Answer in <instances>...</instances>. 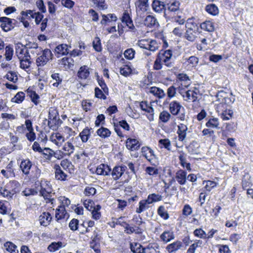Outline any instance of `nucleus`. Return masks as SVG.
<instances>
[{
	"label": "nucleus",
	"mask_w": 253,
	"mask_h": 253,
	"mask_svg": "<svg viewBox=\"0 0 253 253\" xmlns=\"http://www.w3.org/2000/svg\"><path fill=\"white\" fill-rule=\"evenodd\" d=\"M179 2L176 0L169 2L166 4L165 17L167 21L171 20L180 25H183L184 23V19L181 18L182 12L179 8Z\"/></svg>",
	"instance_id": "f257e3e1"
},
{
	"label": "nucleus",
	"mask_w": 253,
	"mask_h": 253,
	"mask_svg": "<svg viewBox=\"0 0 253 253\" xmlns=\"http://www.w3.org/2000/svg\"><path fill=\"white\" fill-rule=\"evenodd\" d=\"M172 52L170 49L166 50H161L158 53L156 59L154 61L153 68L156 70H159L162 68L163 63L168 67H172L174 63L172 61Z\"/></svg>",
	"instance_id": "f03ea898"
},
{
	"label": "nucleus",
	"mask_w": 253,
	"mask_h": 253,
	"mask_svg": "<svg viewBox=\"0 0 253 253\" xmlns=\"http://www.w3.org/2000/svg\"><path fill=\"white\" fill-rule=\"evenodd\" d=\"M40 195L45 199H48L50 201L53 200V199H51L53 190L50 182L45 179H42L40 181Z\"/></svg>",
	"instance_id": "7ed1b4c3"
},
{
	"label": "nucleus",
	"mask_w": 253,
	"mask_h": 253,
	"mask_svg": "<svg viewBox=\"0 0 253 253\" xmlns=\"http://www.w3.org/2000/svg\"><path fill=\"white\" fill-rule=\"evenodd\" d=\"M137 45L141 48L148 49L154 52L158 49L159 43L156 41L151 39H142L137 42Z\"/></svg>",
	"instance_id": "20e7f679"
},
{
	"label": "nucleus",
	"mask_w": 253,
	"mask_h": 253,
	"mask_svg": "<svg viewBox=\"0 0 253 253\" xmlns=\"http://www.w3.org/2000/svg\"><path fill=\"white\" fill-rule=\"evenodd\" d=\"M59 121L58 110L55 107H50L48 111V126L53 129L58 125Z\"/></svg>",
	"instance_id": "39448f33"
},
{
	"label": "nucleus",
	"mask_w": 253,
	"mask_h": 253,
	"mask_svg": "<svg viewBox=\"0 0 253 253\" xmlns=\"http://www.w3.org/2000/svg\"><path fill=\"white\" fill-rule=\"evenodd\" d=\"M40 55L36 59V64L39 66H43L50 60L52 59L53 54L49 49L45 48L41 51Z\"/></svg>",
	"instance_id": "423d86ee"
},
{
	"label": "nucleus",
	"mask_w": 253,
	"mask_h": 253,
	"mask_svg": "<svg viewBox=\"0 0 253 253\" xmlns=\"http://www.w3.org/2000/svg\"><path fill=\"white\" fill-rule=\"evenodd\" d=\"M1 22L0 27L5 32H8L14 28L15 23L16 22L15 19H12L7 17H0Z\"/></svg>",
	"instance_id": "0eeeda50"
},
{
	"label": "nucleus",
	"mask_w": 253,
	"mask_h": 253,
	"mask_svg": "<svg viewBox=\"0 0 253 253\" xmlns=\"http://www.w3.org/2000/svg\"><path fill=\"white\" fill-rule=\"evenodd\" d=\"M142 155L151 164L154 165L157 157L154 151L149 147L144 146L141 148Z\"/></svg>",
	"instance_id": "6e6552de"
},
{
	"label": "nucleus",
	"mask_w": 253,
	"mask_h": 253,
	"mask_svg": "<svg viewBox=\"0 0 253 253\" xmlns=\"http://www.w3.org/2000/svg\"><path fill=\"white\" fill-rule=\"evenodd\" d=\"M145 91L147 93L152 94L159 99L163 98L166 95V94L162 89L156 86L146 87L145 88Z\"/></svg>",
	"instance_id": "1a4fd4ad"
},
{
	"label": "nucleus",
	"mask_w": 253,
	"mask_h": 253,
	"mask_svg": "<svg viewBox=\"0 0 253 253\" xmlns=\"http://www.w3.org/2000/svg\"><path fill=\"white\" fill-rule=\"evenodd\" d=\"M199 93V90L196 88H194V90H188L186 91L184 94H182L185 101L189 102L196 101L197 99V95Z\"/></svg>",
	"instance_id": "9d476101"
},
{
	"label": "nucleus",
	"mask_w": 253,
	"mask_h": 253,
	"mask_svg": "<svg viewBox=\"0 0 253 253\" xmlns=\"http://www.w3.org/2000/svg\"><path fill=\"white\" fill-rule=\"evenodd\" d=\"M21 14L23 15L28 16L30 15V17L32 18L35 19L36 24L39 25L40 22L43 19V15L40 12H35L31 10H27L26 11H22L21 12Z\"/></svg>",
	"instance_id": "9b49d317"
},
{
	"label": "nucleus",
	"mask_w": 253,
	"mask_h": 253,
	"mask_svg": "<svg viewBox=\"0 0 253 253\" xmlns=\"http://www.w3.org/2000/svg\"><path fill=\"white\" fill-rule=\"evenodd\" d=\"M140 145V143L136 139L128 138L126 141V148L131 151L138 150Z\"/></svg>",
	"instance_id": "f8f14e48"
},
{
	"label": "nucleus",
	"mask_w": 253,
	"mask_h": 253,
	"mask_svg": "<svg viewBox=\"0 0 253 253\" xmlns=\"http://www.w3.org/2000/svg\"><path fill=\"white\" fill-rule=\"evenodd\" d=\"M140 107L143 111L148 113L147 118L150 121L154 120V109L146 101H142L140 103Z\"/></svg>",
	"instance_id": "ddd939ff"
},
{
	"label": "nucleus",
	"mask_w": 253,
	"mask_h": 253,
	"mask_svg": "<svg viewBox=\"0 0 253 253\" xmlns=\"http://www.w3.org/2000/svg\"><path fill=\"white\" fill-rule=\"evenodd\" d=\"M126 169V167L124 165L115 167L111 173L113 179L115 180L119 179L124 174Z\"/></svg>",
	"instance_id": "4468645a"
},
{
	"label": "nucleus",
	"mask_w": 253,
	"mask_h": 253,
	"mask_svg": "<svg viewBox=\"0 0 253 253\" xmlns=\"http://www.w3.org/2000/svg\"><path fill=\"white\" fill-rule=\"evenodd\" d=\"M184 108L177 101H172L169 104V110L172 115H177Z\"/></svg>",
	"instance_id": "2eb2a0df"
},
{
	"label": "nucleus",
	"mask_w": 253,
	"mask_h": 253,
	"mask_svg": "<svg viewBox=\"0 0 253 253\" xmlns=\"http://www.w3.org/2000/svg\"><path fill=\"white\" fill-rule=\"evenodd\" d=\"M6 188L8 191H10L13 195L20 191V184L16 180H10L6 184Z\"/></svg>",
	"instance_id": "dca6fc26"
},
{
	"label": "nucleus",
	"mask_w": 253,
	"mask_h": 253,
	"mask_svg": "<svg viewBox=\"0 0 253 253\" xmlns=\"http://www.w3.org/2000/svg\"><path fill=\"white\" fill-rule=\"evenodd\" d=\"M111 171V168L108 165L104 164H100L96 169V173L98 175H109Z\"/></svg>",
	"instance_id": "f3484780"
},
{
	"label": "nucleus",
	"mask_w": 253,
	"mask_h": 253,
	"mask_svg": "<svg viewBox=\"0 0 253 253\" xmlns=\"http://www.w3.org/2000/svg\"><path fill=\"white\" fill-rule=\"evenodd\" d=\"M187 172L183 169H179L176 171L175 179L180 185H184L187 180Z\"/></svg>",
	"instance_id": "a211bd4d"
},
{
	"label": "nucleus",
	"mask_w": 253,
	"mask_h": 253,
	"mask_svg": "<svg viewBox=\"0 0 253 253\" xmlns=\"http://www.w3.org/2000/svg\"><path fill=\"white\" fill-rule=\"evenodd\" d=\"M153 10L157 13L163 12L165 13V10L166 9V5L164 2L159 0H154L152 4Z\"/></svg>",
	"instance_id": "6ab92c4d"
},
{
	"label": "nucleus",
	"mask_w": 253,
	"mask_h": 253,
	"mask_svg": "<svg viewBox=\"0 0 253 253\" xmlns=\"http://www.w3.org/2000/svg\"><path fill=\"white\" fill-rule=\"evenodd\" d=\"M180 155L178 156L179 160V163L183 168H185L188 171H191L190 163L187 162L186 159V154H185L182 151H179Z\"/></svg>",
	"instance_id": "aec40b11"
},
{
	"label": "nucleus",
	"mask_w": 253,
	"mask_h": 253,
	"mask_svg": "<svg viewBox=\"0 0 253 253\" xmlns=\"http://www.w3.org/2000/svg\"><path fill=\"white\" fill-rule=\"evenodd\" d=\"M54 169L55 170V177L57 180L61 181L66 180L67 175L64 172L59 165H55Z\"/></svg>",
	"instance_id": "412c9836"
},
{
	"label": "nucleus",
	"mask_w": 253,
	"mask_h": 253,
	"mask_svg": "<svg viewBox=\"0 0 253 253\" xmlns=\"http://www.w3.org/2000/svg\"><path fill=\"white\" fill-rule=\"evenodd\" d=\"M183 247L182 242L180 241H176L169 244L166 247V250L169 253H175Z\"/></svg>",
	"instance_id": "4be33fe9"
},
{
	"label": "nucleus",
	"mask_w": 253,
	"mask_h": 253,
	"mask_svg": "<svg viewBox=\"0 0 253 253\" xmlns=\"http://www.w3.org/2000/svg\"><path fill=\"white\" fill-rule=\"evenodd\" d=\"M177 127V133L178 135V140L183 141L185 139L187 135V126L183 124H180Z\"/></svg>",
	"instance_id": "5701e85b"
},
{
	"label": "nucleus",
	"mask_w": 253,
	"mask_h": 253,
	"mask_svg": "<svg viewBox=\"0 0 253 253\" xmlns=\"http://www.w3.org/2000/svg\"><path fill=\"white\" fill-rule=\"evenodd\" d=\"M177 79L181 82V85L184 87H188L191 84V80L186 74L179 73L177 75Z\"/></svg>",
	"instance_id": "b1692460"
},
{
	"label": "nucleus",
	"mask_w": 253,
	"mask_h": 253,
	"mask_svg": "<svg viewBox=\"0 0 253 253\" xmlns=\"http://www.w3.org/2000/svg\"><path fill=\"white\" fill-rule=\"evenodd\" d=\"M52 219V216L50 213L48 212H43L39 216V221L41 225L46 226L48 225Z\"/></svg>",
	"instance_id": "393cba45"
},
{
	"label": "nucleus",
	"mask_w": 253,
	"mask_h": 253,
	"mask_svg": "<svg viewBox=\"0 0 253 253\" xmlns=\"http://www.w3.org/2000/svg\"><path fill=\"white\" fill-rule=\"evenodd\" d=\"M144 25L150 28L157 27L159 25V23L157 19L152 15H148L146 17L144 21Z\"/></svg>",
	"instance_id": "a878e982"
},
{
	"label": "nucleus",
	"mask_w": 253,
	"mask_h": 253,
	"mask_svg": "<svg viewBox=\"0 0 253 253\" xmlns=\"http://www.w3.org/2000/svg\"><path fill=\"white\" fill-rule=\"evenodd\" d=\"M66 216L68 217L69 215H68L65 207L63 206H58L55 211V218L57 220L65 218Z\"/></svg>",
	"instance_id": "bb28decb"
},
{
	"label": "nucleus",
	"mask_w": 253,
	"mask_h": 253,
	"mask_svg": "<svg viewBox=\"0 0 253 253\" xmlns=\"http://www.w3.org/2000/svg\"><path fill=\"white\" fill-rule=\"evenodd\" d=\"M176 93V88L174 85L170 86L168 89L167 91V98L166 100L164 102V105H166L168 104L169 102V100L172 98L174 97L175 96Z\"/></svg>",
	"instance_id": "cd10ccee"
},
{
	"label": "nucleus",
	"mask_w": 253,
	"mask_h": 253,
	"mask_svg": "<svg viewBox=\"0 0 253 253\" xmlns=\"http://www.w3.org/2000/svg\"><path fill=\"white\" fill-rule=\"evenodd\" d=\"M148 0H137L135 2V6L137 10L142 12L146 11L149 8Z\"/></svg>",
	"instance_id": "c85d7f7f"
},
{
	"label": "nucleus",
	"mask_w": 253,
	"mask_h": 253,
	"mask_svg": "<svg viewBox=\"0 0 253 253\" xmlns=\"http://www.w3.org/2000/svg\"><path fill=\"white\" fill-rule=\"evenodd\" d=\"M26 48L24 45L20 42H18L15 46V54L19 59H23L24 53Z\"/></svg>",
	"instance_id": "c756f323"
},
{
	"label": "nucleus",
	"mask_w": 253,
	"mask_h": 253,
	"mask_svg": "<svg viewBox=\"0 0 253 253\" xmlns=\"http://www.w3.org/2000/svg\"><path fill=\"white\" fill-rule=\"evenodd\" d=\"M175 238L173 232L171 231H165L160 236V238L165 243H168Z\"/></svg>",
	"instance_id": "7c9ffc66"
},
{
	"label": "nucleus",
	"mask_w": 253,
	"mask_h": 253,
	"mask_svg": "<svg viewBox=\"0 0 253 253\" xmlns=\"http://www.w3.org/2000/svg\"><path fill=\"white\" fill-rule=\"evenodd\" d=\"M89 68L87 66L84 65L80 67L78 72V77L79 79L85 80L89 75Z\"/></svg>",
	"instance_id": "2f4dec72"
},
{
	"label": "nucleus",
	"mask_w": 253,
	"mask_h": 253,
	"mask_svg": "<svg viewBox=\"0 0 253 253\" xmlns=\"http://www.w3.org/2000/svg\"><path fill=\"white\" fill-rule=\"evenodd\" d=\"M20 167L23 172L27 175L29 173L30 169L32 167V163L29 160H24L21 162Z\"/></svg>",
	"instance_id": "473e14b6"
},
{
	"label": "nucleus",
	"mask_w": 253,
	"mask_h": 253,
	"mask_svg": "<svg viewBox=\"0 0 253 253\" xmlns=\"http://www.w3.org/2000/svg\"><path fill=\"white\" fill-rule=\"evenodd\" d=\"M62 149L64 151V155L70 156L74 152L75 147L71 141H68L64 144Z\"/></svg>",
	"instance_id": "72a5a7b5"
},
{
	"label": "nucleus",
	"mask_w": 253,
	"mask_h": 253,
	"mask_svg": "<svg viewBox=\"0 0 253 253\" xmlns=\"http://www.w3.org/2000/svg\"><path fill=\"white\" fill-rule=\"evenodd\" d=\"M88 127L84 128L79 134V137L81 138L83 143L86 142L90 136V130Z\"/></svg>",
	"instance_id": "f704fd0d"
},
{
	"label": "nucleus",
	"mask_w": 253,
	"mask_h": 253,
	"mask_svg": "<svg viewBox=\"0 0 253 253\" xmlns=\"http://www.w3.org/2000/svg\"><path fill=\"white\" fill-rule=\"evenodd\" d=\"M150 204L147 199L141 200L138 203V208L136 209V212L140 213L149 208L148 206Z\"/></svg>",
	"instance_id": "c9c22d12"
},
{
	"label": "nucleus",
	"mask_w": 253,
	"mask_h": 253,
	"mask_svg": "<svg viewBox=\"0 0 253 253\" xmlns=\"http://www.w3.org/2000/svg\"><path fill=\"white\" fill-rule=\"evenodd\" d=\"M60 64L66 69H70L74 66V61L71 57H65L61 59Z\"/></svg>",
	"instance_id": "e433bc0d"
},
{
	"label": "nucleus",
	"mask_w": 253,
	"mask_h": 253,
	"mask_svg": "<svg viewBox=\"0 0 253 253\" xmlns=\"http://www.w3.org/2000/svg\"><path fill=\"white\" fill-rule=\"evenodd\" d=\"M185 27L187 31L197 32L198 30V26L197 24L195 23L193 19H188L186 23Z\"/></svg>",
	"instance_id": "4c0bfd02"
},
{
	"label": "nucleus",
	"mask_w": 253,
	"mask_h": 253,
	"mask_svg": "<svg viewBox=\"0 0 253 253\" xmlns=\"http://www.w3.org/2000/svg\"><path fill=\"white\" fill-rule=\"evenodd\" d=\"M144 248L138 243H130V249L133 253H143Z\"/></svg>",
	"instance_id": "58836bf2"
},
{
	"label": "nucleus",
	"mask_w": 253,
	"mask_h": 253,
	"mask_svg": "<svg viewBox=\"0 0 253 253\" xmlns=\"http://www.w3.org/2000/svg\"><path fill=\"white\" fill-rule=\"evenodd\" d=\"M55 51L58 54L66 55L69 53V49L66 44H61L55 48Z\"/></svg>",
	"instance_id": "ea45409f"
},
{
	"label": "nucleus",
	"mask_w": 253,
	"mask_h": 253,
	"mask_svg": "<svg viewBox=\"0 0 253 253\" xmlns=\"http://www.w3.org/2000/svg\"><path fill=\"white\" fill-rule=\"evenodd\" d=\"M201 28L208 32H213L214 30L213 23L211 21H206L200 25Z\"/></svg>",
	"instance_id": "a19ab883"
},
{
	"label": "nucleus",
	"mask_w": 253,
	"mask_h": 253,
	"mask_svg": "<svg viewBox=\"0 0 253 253\" xmlns=\"http://www.w3.org/2000/svg\"><path fill=\"white\" fill-rule=\"evenodd\" d=\"M158 143L160 148H165L168 151L171 150V142L169 139H161L159 140Z\"/></svg>",
	"instance_id": "79ce46f5"
},
{
	"label": "nucleus",
	"mask_w": 253,
	"mask_h": 253,
	"mask_svg": "<svg viewBox=\"0 0 253 253\" xmlns=\"http://www.w3.org/2000/svg\"><path fill=\"white\" fill-rule=\"evenodd\" d=\"M96 133L98 135L103 138L109 137L111 134V131L109 129L103 126L99 128Z\"/></svg>",
	"instance_id": "37998d69"
},
{
	"label": "nucleus",
	"mask_w": 253,
	"mask_h": 253,
	"mask_svg": "<svg viewBox=\"0 0 253 253\" xmlns=\"http://www.w3.org/2000/svg\"><path fill=\"white\" fill-rule=\"evenodd\" d=\"M250 178L251 176L249 173H245L243 175L242 184L244 190H246L247 188H249L251 185H252Z\"/></svg>",
	"instance_id": "c03bdc74"
},
{
	"label": "nucleus",
	"mask_w": 253,
	"mask_h": 253,
	"mask_svg": "<svg viewBox=\"0 0 253 253\" xmlns=\"http://www.w3.org/2000/svg\"><path fill=\"white\" fill-rule=\"evenodd\" d=\"M6 250L10 253H18L17 246L11 242H6L4 244Z\"/></svg>",
	"instance_id": "a18cd8bd"
},
{
	"label": "nucleus",
	"mask_w": 253,
	"mask_h": 253,
	"mask_svg": "<svg viewBox=\"0 0 253 253\" xmlns=\"http://www.w3.org/2000/svg\"><path fill=\"white\" fill-rule=\"evenodd\" d=\"M159 249V246L157 244H149L147 247L144 248L143 253H158L156 251Z\"/></svg>",
	"instance_id": "49530a36"
},
{
	"label": "nucleus",
	"mask_w": 253,
	"mask_h": 253,
	"mask_svg": "<svg viewBox=\"0 0 253 253\" xmlns=\"http://www.w3.org/2000/svg\"><path fill=\"white\" fill-rule=\"evenodd\" d=\"M157 212L158 215L164 219L167 220L169 218V214L164 206H160L158 209Z\"/></svg>",
	"instance_id": "de8ad7c7"
},
{
	"label": "nucleus",
	"mask_w": 253,
	"mask_h": 253,
	"mask_svg": "<svg viewBox=\"0 0 253 253\" xmlns=\"http://www.w3.org/2000/svg\"><path fill=\"white\" fill-rule=\"evenodd\" d=\"M162 199V196L159 194L153 193L149 194L147 198V200L151 204L153 203L161 201Z\"/></svg>",
	"instance_id": "09e8293b"
},
{
	"label": "nucleus",
	"mask_w": 253,
	"mask_h": 253,
	"mask_svg": "<svg viewBox=\"0 0 253 253\" xmlns=\"http://www.w3.org/2000/svg\"><path fill=\"white\" fill-rule=\"evenodd\" d=\"M206 10L209 14L213 15H216L218 14V7L214 4H211L207 5Z\"/></svg>",
	"instance_id": "8fccbe9b"
},
{
	"label": "nucleus",
	"mask_w": 253,
	"mask_h": 253,
	"mask_svg": "<svg viewBox=\"0 0 253 253\" xmlns=\"http://www.w3.org/2000/svg\"><path fill=\"white\" fill-rule=\"evenodd\" d=\"M218 119L216 118L210 119L206 124V126L207 127L218 128Z\"/></svg>",
	"instance_id": "3c124183"
},
{
	"label": "nucleus",
	"mask_w": 253,
	"mask_h": 253,
	"mask_svg": "<svg viewBox=\"0 0 253 253\" xmlns=\"http://www.w3.org/2000/svg\"><path fill=\"white\" fill-rule=\"evenodd\" d=\"M5 59L7 61H10L11 60L13 55V49L12 47V46L11 45H8L6 46L5 48Z\"/></svg>",
	"instance_id": "603ef678"
},
{
	"label": "nucleus",
	"mask_w": 253,
	"mask_h": 253,
	"mask_svg": "<svg viewBox=\"0 0 253 253\" xmlns=\"http://www.w3.org/2000/svg\"><path fill=\"white\" fill-rule=\"evenodd\" d=\"M24 47L29 51L32 49H34L36 50V52L42 50V47L39 46L38 44L36 42H29L24 45Z\"/></svg>",
	"instance_id": "864d4df0"
},
{
	"label": "nucleus",
	"mask_w": 253,
	"mask_h": 253,
	"mask_svg": "<svg viewBox=\"0 0 253 253\" xmlns=\"http://www.w3.org/2000/svg\"><path fill=\"white\" fill-rule=\"evenodd\" d=\"M171 115L167 111H162L159 116L160 120L164 123H167L170 119Z\"/></svg>",
	"instance_id": "5fc2aeb1"
},
{
	"label": "nucleus",
	"mask_w": 253,
	"mask_h": 253,
	"mask_svg": "<svg viewBox=\"0 0 253 253\" xmlns=\"http://www.w3.org/2000/svg\"><path fill=\"white\" fill-rule=\"evenodd\" d=\"M197 32L186 31L185 34V38L186 40L190 42H194L196 38Z\"/></svg>",
	"instance_id": "6e6d98bb"
},
{
	"label": "nucleus",
	"mask_w": 253,
	"mask_h": 253,
	"mask_svg": "<svg viewBox=\"0 0 253 253\" xmlns=\"http://www.w3.org/2000/svg\"><path fill=\"white\" fill-rule=\"evenodd\" d=\"M51 78L55 82L52 84V85L55 87H58V86L61 84L62 80L60 78V75L58 73H54L51 75Z\"/></svg>",
	"instance_id": "4d7b16f0"
},
{
	"label": "nucleus",
	"mask_w": 253,
	"mask_h": 253,
	"mask_svg": "<svg viewBox=\"0 0 253 253\" xmlns=\"http://www.w3.org/2000/svg\"><path fill=\"white\" fill-rule=\"evenodd\" d=\"M42 154L46 160L51 161L53 157V150L48 148H45L42 151Z\"/></svg>",
	"instance_id": "13d9d810"
},
{
	"label": "nucleus",
	"mask_w": 253,
	"mask_h": 253,
	"mask_svg": "<svg viewBox=\"0 0 253 253\" xmlns=\"http://www.w3.org/2000/svg\"><path fill=\"white\" fill-rule=\"evenodd\" d=\"M84 207L88 211H91L94 210V202L90 200H85L84 201Z\"/></svg>",
	"instance_id": "bf43d9fd"
},
{
	"label": "nucleus",
	"mask_w": 253,
	"mask_h": 253,
	"mask_svg": "<svg viewBox=\"0 0 253 253\" xmlns=\"http://www.w3.org/2000/svg\"><path fill=\"white\" fill-rule=\"evenodd\" d=\"M25 98V94L23 92H18L15 96L12 98L11 101L12 102H16L17 103H20L24 100Z\"/></svg>",
	"instance_id": "052dcab7"
},
{
	"label": "nucleus",
	"mask_w": 253,
	"mask_h": 253,
	"mask_svg": "<svg viewBox=\"0 0 253 253\" xmlns=\"http://www.w3.org/2000/svg\"><path fill=\"white\" fill-rule=\"evenodd\" d=\"M4 78L13 83H16L18 80V78L16 73L12 71L8 72V73L4 76Z\"/></svg>",
	"instance_id": "680f3d73"
},
{
	"label": "nucleus",
	"mask_w": 253,
	"mask_h": 253,
	"mask_svg": "<svg viewBox=\"0 0 253 253\" xmlns=\"http://www.w3.org/2000/svg\"><path fill=\"white\" fill-rule=\"evenodd\" d=\"M29 96L32 101L35 104L37 105L39 103V95L34 91H28Z\"/></svg>",
	"instance_id": "e2e57ef3"
},
{
	"label": "nucleus",
	"mask_w": 253,
	"mask_h": 253,
	"mask_svg": "<svg viewBox=\"0 0 253 253\" xmlns=\"http://www.w3.org/2000/svg\"><path fill=\"white\" fill-rule=\"evenodd\" d=\"M93 46L95 51L100 52L102 50L101 41L98 37H96L93 42Z\"/></svg>",
	"instance_id": "0e129e2a"
},
{
	"label": "nucleus",
	"mask_w": 253,
	"mask_h": 253,
	"mask_svg": "<svg viewBox=\"0 0 253 253\" xmlns=\"http://www.w3.org/2000/svg\"><path fill=\"white\" fill-rule=\"evenodd\" d=\"M69 227L72 231L78 230L79 227V220L76 218L72 219L69 224Z\"/></svg>",
	"instance_id": "69168bd1"
},
{
	"label": "nucleus",
	"mask_w": 253,
	"mask_h": 253,
	"mask_svg": "<svg viewBox=\"0 0 253 253\" xmlns=\"http://www.w3.org/2000/svg\"><path fill=\"white\" fill-rule=\"evenodd\" d=\"M62 247V243L60 242H58L57 243L54 242L52 243L48 247V250L51 252H53L58 250L59 249L61 248Z\"/></svg>",
	"instance_id": "338daca9"
},
{
	"label": "nucleus",
	"mask_w": 253,
	"mask_h": 253,
	"mask_svg": "<svg viewBox=\"0 0 253 253\" xmlns=\"http://www.w3.org/2000/svg\"><path fill=\"white\" fill-rule=\"evenodd\" d=\"M38 193V190L34 188H26L22 191L23 195L27 197L36 195Z\"/></svg>",
	"instance_id": "774afa93"
}]
</instances>
